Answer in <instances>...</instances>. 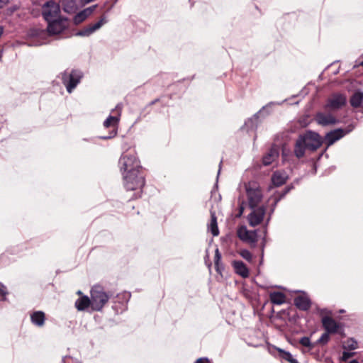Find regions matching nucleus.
Wrapping results in <instances>:
<instances>
[{"label":"nucleus","instance_id":"42","mask_svg":"<svg viewBox=\"0 0 363 363\" xmlns=\"http://www.w3.org/2000/svg\"><path fill=\"white\" fill-rule=\"evenodd\" d=\"M247 123H252V118L249 119V120L247 121V123H245V125H246Z\"/></svg>","mask_w":363,"mask_h":363},{"label":"nucleus","instance_id":"4","mask_svg":"<svg viewBox=\"0 0 363 363\" xmlns=\"http://www.w3.org/2000/svg\"><path fill=\"white\" fill-rule=\"evenodd\" d=\"M91 311H101L108 301L111 294L104 291L100 285H94L90 291Z\"/></svg>","mask_w":363,"mask_h":363},{"label":"nucleus","instance_id":"15","mask_svg":"<svg viewBox=\"0 0 363 363\" xmlns=\"http://www.w3.org/2000/svg\"><path fill=\"white\" fill-rule=\"evenodd\" d=\"M315 119L318 124L323 126L334 125L337 122L336 118L331 113L322 112L316 113Z\"/></svg>","mask_w":363,"mask_h":363},{"label":"nucleus","instance_id":"9","mask_svg":"<svg viewBox=\"0 0 363 363\" xmlns=\"http://www.w3.org/2000/svg\"><path fill=\"white\" fill-rule=\"evenodd\" d=\"M347 103V96L345 94L334 93L327 100L325 108L331 110H338Z\"/></svg>","mask_w":363,"mask_h":363},{"label":"nucleus","instance_id":"12","mask_svg":"<svg viewBox=\"0 0 363 363\" xmlns=\"http://www.w3.org/2000/svg\"><path fill=\"white\" fill-rule=\"evenodd\" d=\"M108 22L107 17L105 15H103L100 19L92 24H89L82 29L79 30L76 33V35L77 36H89L93 33L101 28V27Z\"/></svg>","mask_w":363,"mask_h":363},{"label":"nucleus","instance_id":"39","mask_svg":"<svg viewBox=\"0 0 363 363\" xmlns=\"http://www.w3.org/2000/svg\"><path fill=\"white\" fill-rule=\"evenodd\" d=\"M123 296H124V297H125L127 298H130V294L129 293H124Z\"/></svg>","mask_w":363,"mask_h":363},{"label":"nucleus","instance_id":"25","mask_svg":"<svg viewBox=\"0 0 363 363\" xmlns=\"http://www.w3.org/2000/svg\"><path fill=\"white\" fill-rule=\"evenodd\" d=\"M350 102L353 108H359L362 106L363 93L361 91H356L354 93L350 99Z\"/></svg>","mask_w":363,"mask_h":363},{"label":"nucleus","instance_id":"30","mask_svg":"<svg viewBox=\"0 0 363 363\" xmlns=\"http://www.w3.org/2000/svg\"><path fill=\"white\" fill-rule=\"evenodd\" d=\"M239 254L243 259H245L247 262H252V255L248 250H246V249L241 250L239 252Z\"/></svg>","mask_w":363,"mask_h":363},{"label":"nucleus","instance_id":"8","mask_svg":"<svg viewBox=\"0 0 363 363\" xmlns=\"http://www.w3.org/2000/svg\"><path fill=\"white\" fill-rule=\"evenodd\" d=\"M60 6L59 4L53 1H47L43 6L42 15L44 19L48 23L60 17Z\"/></svg>","mask_w":363,"mask_h":363},{"label":"nucleus","instance_id":"46","mask_svg":"<svg viewBox=\"0 0 363 363\" xmlns=\"http://www.w3.org/2000/svg\"><path fill=\"white\" fill-rule=\"evenodd\" d=\"M362 65H363V62L362 63Z\"/></svg>","mask_w":363,"mask_h":363},{"label":"nucleus","instance_id":"24","mask_svg":"<svg viewBox=\"0 0 363 363\" xmlns=\"http://www.w3.org/2000/svg\"><path fill=\"white\" fill-rule=\"evenodd\" d=\"M94 7L95 6L87 8L78 13L74 18V22L76 24L83 22L91 14Z\"/></svg>","mask_w":363,"mask_h":363},{"label":"nucleus","instance_id":"34","mask_svg":"<svg viewBox=\"0 0 363 363\" xmlns=\"http://www.w3.org/2000/svg\"><path fill=\"white\" fill-rule=\"evenodd\" d=\"M354 352H346L344 351L342 352V355L341 357V361L342 362H347L350 357L354 355Z\"/></svg>","mask_w":363,"mask_h":363},{"label":"nucleus","instance_id":"36","mask_svg":"<svg viewBox=\"0 0 363 363\" xmlns=\"http://www.w3.org/2000/svg\"><path fill=\"white\" fill-rule=\"evenodd\" d=\"M195 363H211L207 357H201L198 359Z\"/></svg>","mask_w":363,"mask_h":363},{"label":"nucleus","instance_id":"18","mask_svg":"<svg viewBox=\"0 0 363 363\" xmlns=\"http://www.w3.org/2000/svg\"><path fill=\"white\" fill-rule=\"evenodd\" d=\"M279 148L275 145L272 146L268 152L264 155L262 158V164L264 166H268L272 164L273 162H274L279 157Z\"/></svg>","mask_w":363,"mask_h":363},{"label":"nucleus","instance_id":"10","mask_svg":"<svg viewBox=\"0 0 363 363\" xmlns=\"http://www.w3.org/2000/svg\"><path fill=\"white\" fill-rule=\"evenodd\" d=\"M321 323L324 330L331 334L339 333L343 332L342 325L335 321L329 315H324L321 318Z\"/></svg>","mask_w":363,"mask_h":363},{"label":"nucleus","instance_id":"22","mask_svg":"<svg viewBox=\"0 0 363 363\" xmlns=\"http://www.w3.org/2000/svg\"><path fill=\"white\" fill-rule=\"evenodd\" d=\"M30 320L33 325L38 327H42L44 325L45 320V313L41 311L33 312L30 315Z\"/></svg>","mask_w":363,"mask_h":363},{"label":"nucleus","instance_id":"28","mask_svg":"<svg viewBox=\"0 0 363 363\" xmlns=\"http://www.w3.org/2000/svg\"><path fill=\"white\" fill-rule=\"evenodd\" d=\"M292 189H294V186L291 184L286 186L281 191H276L274 194V206H276Z\"/></svg>","mask_w":363,"mask_h":363},{"label":"nucleus","instance_id":"23","mask_svg":"<svg viewBox=\"0 0 363 363\" xmlns=\"http://www.w3.org/2000/svg\"><path fill=\"white\" fill-rule=\"evenodd\" d=\"M286 295L281 291H272L269 294V300L274 305H281L286 302Z\"/></svg>","mask_w":363,"mask_h":363},{"label":"nucleus","instance_id":"35","mask_svg":"<svg viewBox=\"0 0 363 363\" xmlns=\"http://www.w3.org/2000/svg\"><path fill=\"white\" fill-rule=\"evenodd\" d=\"M8 294L6 287L0 282V296L2 297L3 300L6 299V296Z\"/></svg>","mask_w":363,"mask_h":363},{"label":"nucleus","instance_id":"16","mask_svg":"<svg viewBox=\"0 0 363 363\" xmlns=\"http://www.w3.org/2000/svg\"><path fill=\"white\" fill-rule=\"evenodd\" d=\"M294 302L297 308L303 311H308L311 306V301L306 294L295 297Z\"/></svg>","mask_w":363,"mask_h":363},{"label":"nucleus","instance_id":"7","mask_svg":"<svg viewBox=\"0 0 363 363\" xmlns=\"http://www.w3.org/2000/svg\"><path fill=\"white\" fill-rule=\"evenodd\" d=\"M82 77V72L75 69H72L70 72L65 71L62 74V82L66 86L67 92L71 93L73 91Z\"/></svg>","mask_w":363,"mask_h":363},{"label":"nucleus","instance_id":"20","mask_svg":"<svg viewBox=\"0 0 363 363\" xmlns=\"http://www.w3.org/2000/svg\"><path fill=\"white\" fill-rule=\"evenodd\" d=\"M288 179V175L284 172L276 171L272 176V182L275 186L284 184Z\"/></svg>","mask_w":363,"mask_h":363},{"label":"nucleus","instance_id":"40","mask_svg":"<svg viewBox=\"0 0 363 363\" xmlns=\"http://www.w3.org/2000/svg\"><path fill=\"white\" fill-rule=\"evenodd\" d=\"M3 32H4V28L2 26H0V37L1 36V35L3 34Z\"/></svg>","mask_w":363,"mask_h":363},{"label":"nucleus","instance_id":"29","mask_svg":"<svg viewBox=\"0 0 363 363\" xmlns=\"http://www.w3.org/2000/svg\"><path fill=\"white\" fill-rule=\"evenodd\" d=\"M276 350L279 352V356L283 359L289 362V363H299L297 359L293 357L292 354L284 350L277 347Z\"/></svg>","mask_w":363,"mask_h":363},{"label":"nucleus","instance_id":"2","mask_svg":"<svg viewBox=\"0 0 363 363\" xmlns=\"http://www.w3.org/2000/svg\"><path fill=\"white\" fill-rule=\"evenodd\" d=\"M123 186L126 191H137L134 196L130 199H136L141 197L142 189L145 185V175L142 171L123 173L122 174Z\"/></svg>","mask_w":363,"mask_h":363},{"label":"nucleus","instance_id":"43","mask_svg":"<svg viewBox=\"0 0 363 363\" xmlns=\"http://www.w3.org/2000/svg\"><path fill=\"white\" fill-rule=\"evenodd\" d=\"M242 211H243V208H242V207H241V208H240V213H242Z\"/></svg>","mask_w":363,"mask_h":363},{"label":"nucleus","instance_id":"33","mask_svg":"<svg viewBox=\"0 0 363 363\" xmlns=\"http://www.w3.org/2000/svg\"><path fill=\"white\" fill-rule=\"evenodd\" d=\"M347 344V347L350 350H355L358 347L357 342L352 338L348 340Z\"/></svg>","mask_w":363,"mask_h":363},{"label":"nucleus","instance_id":"37","mask_svg":"<svg viewBox=\"0 0 363 363\" xmlns=\"http://www.w3.org/2000/svg\"><path fill=\"white\" fill-rule=\"evenodd\" d=\"M8 2L9 0H0V9L3 8Z\"/></svg>","mask_w":363,"mask_h":363},{"label":"nucleus","instance_id":"3","mask_svg":"<svg viewBox=\"0 0 363 363\" xmlns=\"http://www.w3.org/2000/svg\"><path fill=\"white\" fill-rule=\"evenodd\" d=\"M118 167L121 174L143 170L140 162L134 150L127 151L121 155L118 160Z\"/></svg>","mask_w":363,"mask_h":363},{"label":"nucleus","instance_id":"11","mask_svg":"<svg viewBox=\"0 0 363 363\" xmlns=\"http://www.w3.org/2000/svg\"><path fill=\"white\" fill-rule=\"evenodd\" d=\"M68 26L66 18H57L48 23L47 30L50 35H57Z\"/></svg>","mask_w":363,"mask_h":363},{"label":"nucleus","instance_id":"17","mask_svg":"<svg viewBox=\"0 0 363 363\" xmlns=\"http://www.w3.org/2000/svg\"><path fill=\"white\" fill-rule=\"evenodd\" d=\"M345 135V132L341 128H337L330 131L325 135V142L327 143V145H332L336 141L343 138Z\"/></svg>","mask_w":363,"mask_h":363},{"label":"nucleus","instance_id":"38","mask_svg":"<svg viewBox=\"0 0 363 363\" xmlns=\"http://www.w3.org/2000/svg\"><path fill=\"white\" fill-rule=\"evenodd\" d=\"M160 101V99H156L153 101H152L150 103V106H152L154 104H155L157 102Z\"/></svg>","mask_w":363,"mask_h":363},{"label":"nucleus","instance_id":"27","mask_svg":"<svg viewBox=\"0 0 363 363\" xmlns=\"http://www.w3.org/2000/svg\"><path fill=\"white\" fill-rule=\"evenodd\" d=\"M214 264H215L216 271L218 274H222V272L224 269V266L223 265V264L221 262V254H220L218 248H216L215 250Z\"/></svg>","mask_w":363,"mask_h":363},{"label":"nucleus","instance_id":"1","mask_svg":"<svg viewBox=\"0 0 363 363\" xmlns=\"http://www.w3.org/2000/svg\"><path fill=\"white\" fill-rule=\"evenodd\" d=\"M323 144L320 135L315 132L308 130L298 136L294 146V155L296 157L301 158L304 156L306 150L315 151Z\"/></svg>","mask_w":363,"mask_h":363},{"label":"nucleus","instance_id":"21","mask_svg":"<svg viewBox=\"0 0 363 363\" xmlns=\"http://www.w3.org/2000/svg\"><path fill=\"white\" fill-rule=\"evenodd\" d=\"M74 305L79 311H84L89 306L91 308V300L89 296L84 295L76 300Z\"/></svg>","mask_w":363,"mask_h":363},{"label":"nucleus","instance_id":"41","mask_svg":"<svg viewBox=\"0 0 363 363\" xmlns=\"http://www.w3.org/2000/svg\"><path fill=\"white\" fill-rule=\"evenodd\" d=\"M349 363H359V362L356 359H352L350 362H349Z\"/></svg>","mask_w":363,"mask_h":363},{"label":"nucleus","instance_id":"14","mask_svg":"<svg viewBox=\"0 0 363 363\" xmlns=\"http://www.w3.org/2000/svg\"><path fill=\"white\" fill-rule=\"evenodd\" d=\"M238 238L245 242L255 244L257 242V233L256 230H248L246 227L242 226L238 230Z\"/></svg>","mask_w":363,"mask_h":363},{"label":"nucleus","instance_id":"44","mask_svg":"<svg viewBox=\"0 0 363 363\" xmlns=\"http://www.w3.org/2000/svg\"><path fill=\"white\" fill-rule=\"evenodd\" d=\"M221 164H222V161L220 162V167L221 166ZM220 168L218 170V173L220 172Z\"/></svg>","mask_w":363,"mask_h":363},{"label":"nucleus","instance_id":"5","mask_svg":"<svg viewBox=\"0 0 363 363\" xmlns=\"http://www.w3.org/2000/svg\"><path fill=\"white\" fill-rule=\"evenodd\" d=\"M248 205L250 208L260 206L263 193L258 182L250 181L245 184Z\"/></svg>","mask_w":363,"mask_h":363},{"label":"nucleus","instance_id":"6","mask_svg":"<svg viewBox=\"0 0 363 363\" xmlns=\"http://www.w3.org/2000/svg\"><path fill=\"white\" fill-rule=\"evenodd\" d=\"M123 108L122 104H118L115 108L111 111L114 116L110 115L104 121V126L105 128L113 127V129L110 133L109 135L101 137L102 139L107 140L111 139L115 137L117 134V128L120 121V118L121 116Z\"/></svg>","mask_w":363,"mask_h":363},{"label":"nucleus","instance_id":"13","mask_svg":"<svg viewBox=\"0 0 363 363\" xmlns=\"http://www.w3.org/2000/svg\"><path fill=\"white\" fill-rule=\"evenodd\" d=\"M252 211L248 215L249 224L251 226H256L262 223L265 215L266 207L263 205L251 208Z\"/></svg>","mask_w":363,"mask_h":363},{"label":"nucleus","instance_id":"26","mask_svg":"<svg viewBox=\"0 0 363 363\" xmlns=\"http://www.w3.org/2000/svg\"><path fill=\"white\" fill-rule=\"evenodd\" d=\"M208 230L211 231L213 236H217L219 234V230L217 223V217L214 211H211V223L208 226Z\"/></svg>","mask_w":363,"mask_h":363},{"label":"nucleus","instance_id":"19","mask_svg":"<svg viewBox=\"0 0 363 363\" xmlns=\"http://www.w3.org/2000/svg\"><path fill=\"white\" fill-rule=\"evenodd\" d=\"M232 266L235 272L242 278H247L250 275V272L246 264L240 260H234L232 262Z\"/></svg>","mask_w":363,"mask_h":363},{"label":"nucleus","instance_id":"45","mask_svg":"<svg viewBox=\"0 0 363 363\" xmlns=\"http://www.w3.org/2000/svg\"><path fill=\"white\" fill-rule=\"evenodd\" d=\"M77 294H79V295H81L82 293L80 291H79L77 292Z\"/></svg>","mask_w":363,"mask_h":363},{"label":"nucleus","instance_id":"31","mask_svg":"<svg viewBox=\"0 0 363 363\" xmlns=\"http://www.w3.org/2000/svg\"><path fill=\"white\" fill-rule=\"evenodd\" d=\"M299 343L306 347H308L309 349H312L313 347V344L311 342V339L308 337H303L300 339Z\"/></svg>","mask_w":363,"mask_h":363},{"label":"nucleus","instance_id":"32","mask_svg":"<svg viewBox=\"0 0 363 363\" xmlns=\"http://www.w3.org/2000/svg\"><path fill=\"white\" fill-rule=\"evenodd\" d=\"M330 334V333H328L325 331L324 333H323L321 335V336L318 339V342L320 343H323V344L328 343L330 340V336H329Z\"/></svg>","mask_w":363,"mask_h":363}]
</instances>
